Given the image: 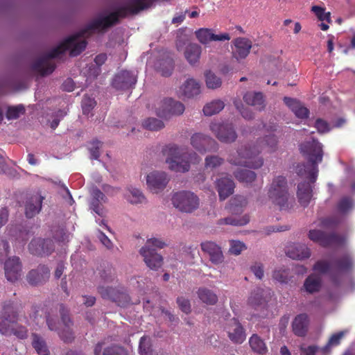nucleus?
<instances>
[{"instance_id":"obj_11","label":"nucleus","mask_w":355,"mask_h":355,"mask_svg":"<svg viewBox=\"0 0 355 355\" xmlns=\"http://www.w3.org/2000/svg\"><path fill=\"white\" fill-rule=\"evenodd\" d=\"M184 110L183 103L169 98L161 102L160 107L156 109V113L159 117L168 119L172 116L182 114Z\"/></svg>"},{"instance_id":"obj_31","label":"nucleus","mask_w":355,"mask_h":355,"mask_svg":"<svg viewBox=\"0 0 355 355\" xmlns=\"http://www.w3.org/2000/svg\"><path fill=\"white\" fill-rule=\"evenodd\" d=\"M309 318L306 313L297 315L292 323L293 333L297 336H304L308 331Z\"/></svg>"},{"instance_id":"obj_36","label":"nucleus","mask_w":355,"mask_h":355,"mask_svg":"<svg viewBox=\"0 0 355 355\" xmlns=\"http://www.w3.org/2000/svg\"><path fill=\"white\" fill-rule=\"evenodd\" d=\"M32 346L39 355H49L50 352L45 340L39 334L33 333Z\"/></svg>"},{"instance_id":"obj_45","label":"nucleus","mask_w":355,"mask_h":355,"mask_svg":"<svg viewBox=\"0 0 355 355\" xmlns=\"http://www.w3.org/2000/svg\"><path fill=\"white\" fill-rule=\"evenodd\" d=\"M313 270L320 274H331L334 272L332 263L326 260H319L313 265Z\"/></svg>"},{"instance_id":"obj_56","label":"nucleus","mask_w":355,"mask_h":355,"mask_svg":"<svg viewBox=\"0 0 355 355\" xmlns=\"http://www.w3.org/2000/svg\"><path fill=\"white\" fill-rule=\"evenodd\" d=\"M352 207V200L349 197H344L338 203L337 209L340 213L345 214Z\"/></svg>"},{"instance_id":"obj_7","label":"nucleus","mask_w":355,"mask_h":355,"mask_svg":"<svg viewBox=\"0 0 355 355\" xmlns=\"http://www.w3.org/2000/svg\"><path fill=\"white\" fill-rule=\"evenodd\" d=\"M175 207L180 211L191 213L199 206V198L194 193L182 191L174 193L171 198Z\"/></svg>"},{"instance_id":"obj_63","label":"nucleus","mask_w":355,"mask_h":355,"mask_svg":"<svg viewBox=\"0 0 355 355\" xmlns=\"http://www.w3.org/2000/svg\"><path fill=\"white\" fill-rule=\"evenodd\" d=\"M245 248H246L245 244L242 242L239 241H233L231 243L230 252L233 254L238 255Z\"/></svg>"},{"instance_id":"obj_39","label":"nucleus","mask_w":355,"mask_h":355,"mask_svg":"<svg viewBox=\"0 0 355 355\" xmlns=\"http://www.w3.org/2000/svg\"><path fill=\"white\" fill-rule=\"evenodd\" d=\"M199 299L205 304L214 305L218 302V296L207 288H200L197 292Z\"/></svg>"},{"instance_id":"obj_9","label":"nucleus","mask_w":355,"mask_h":355,"mask_svg":"<svg viewBox=\"0 0 355 355\" xmlns=\"http://www.w3.org/2000/svg\"><path fill=\"white\" fill-rule=\"evenodd\" d=\"M98 292L101 297L110 300L116 303L120 306H127L130 298L124 288L100 286Z\"/></svg>"},{"instance_id":"obj_34","label":"nucleus","mask_w":355,"mask_h":355,"mask_svg":"<svg viewBox=\"0 0 355 355\" xmlns=\"http://www.w3.org/2000/svg\"><path fill=\"white\" fill-rule=\"evenodd\" d=\"M321 285V278L315 274H311L305 279L303 288L306 292L312 294L318 292L320 290Z\"/></svg>"},{"instance_id":"obj_59","label":"nucleus","mask_w":355,"mask_h":355,"mask_svg":"<svg viewBox=\"0 0 355 355\" xmlns=\"http://www.w3.org/2000/svg\"><path fill=\"white\" fill-rule=\"evenodd\" d=\"M13 334L19 339H26L28 337V329L22 325H17L16 327H12L10 335Z\"/></svg>"},{"instance_id":"obj_35","label":"nucleus","mask_w":355,"mask_h":355,"mask_svg":"<svg viewBox=\"0 0 355 355\" xmlns=\"http://www.w3.org/2000/svg\"><path fill=\"white\" fill-rule=\"evenodd\" d=\"M331 263L334 272H336L348 271L352 265V259L347 254H345L339 258L333 259Z\"/></svg>"},{"instance_id":"obj_10","label":"nucleus","mask_w":355,"mask_h":355,"mask_svg":"<svg viewBox=\"0 0 355 355\" xmlns=\"http://www.w3.org/2000/svg\"><path fill=\"white\" fill-rule=\"evenodd\" d=\"M309 238L318 243L321 246L327 248L331 246H340L344 243V239L336 233L327 234L318 230L309 231Z\"/></svg>"},{"instance_id":"obj_19","label":"nucleus","mask_w":355,"mask_h":355,"mask_svg":"<svg viewBox=\"0 0 355 355\" xmlns=\"http://www.w3.org/2000/svg\"><path fill=\"white\" fill-rule=\"evenodd\" d=\"M50 277V269L46 265L40 264L32 269L26 275V280L32 286L42 285L46 283Z\"/></svg>"},{"instance_id":"obj_50","label":"nucleus","mask_w":355,"mask_h":355,"mask_svg":"<svg viewBox=\"0 0 355 355\" xmlns=\"http://www.w3.org/2000/svg\"><path fill=\"white\" fill-rule=\"evenodd\" d=\"M344 335V331H339L333 334L330 337L327 344L322 349L323 353L327 354L329 352L330 347L338 345Z\"/></svg>"},{"instance_id":"obj_55","label":"nucleus","mask_w":355,"mask_h":355,"mask_svg":"<svg viewBox=\"0 0 355 355\" xmlns=\"http://www.w3.org/2000/svg\"><path fill=\"white\" fill-rule=\"evenodd\" d=\"M96 103L94 98L87 95L84 96L82 101L83 112L84 114H89L91 110L95 107Z\"/></svg>"},{"instance_id":"obj_47","label":"nucleus","mask_w":355,"mask_h":355,"mask_svg":"<svg viewBox=\"0 0 355 355\" xmlns=\"http://www.w3.org/2000/svg\"><path fill=\"white\" fill-rule=\"evenodd\" d=\"M205 82L209 89L218 88L222 84L221 79L210 71L205 73Z\"/></svg>"},{"instance_id":"obj_32","label":"nucleus","mask_w":355,"mask_h":355,"mask_svg":"<svg viewBox=\"0 0 355 355\" xmlns=\"http://www.w3.org/2000/svg\"><path fill=\"white\" fill-rule=\"evenodd\" d=\"M182 95L187 98H193L200 93V85L193 78L187 79L180 89Z\"/></svg>"},{"instance_id":"obj_41","label":"nucleus","mask_w":355,"mask_h":355,"mask_svg":"<svg viewBox=\"0 0 355 355\" xmlns=\"http://www.w3.org/2000/svg\"><path fill=\"white\" fill-rule=\"evenodd\" d=\"M250 222V216L245 214L241 217L230 216L225 218H221L218 221L220 225H231L234 226H243Z\"/></svg>"},{"instance_id":"obj_16","label":"nucleus","mask_w":355,"mask_h":355,"mask_svg":"<svg viewBox=\"0 0 355 355\" xmlns=\"http://www.w3.org/2000/svg\"><path fill=\"white\" fill-rule=\"evenodd\" d=\"M137 83V76L130 71L122 70L114 77L112 85L117 90L132 89Z\"/></svg>"},{"instance_id":"obj_14","label":"nucleus","mask_w":355,"mask_h":355,"mask_svg":"<svg viewBox=\"0 0 355 355\" xmlns=\"http://www.w3.org/2000/svg\"><path fill=\"white\" fill-rule=\"evenodd\" d=\"M191 144L200 153H205L207 151H216L218 150L216 141L210 137L202 133L193 134L191 137Z\"/></svg>"},{"instance_id":"obj_42","label":"nucleus","mask_w":355,"mask_h":355,"mask_svg":"<svg viewBox=\"0 0 355 355\" xmlns=\"http://www.w3.org/2000/svg\"><path fill=\"white\" fill-rule=\"evenodd\" d=\"M225 107V103L220 100H214L206 104L203 112L206 116H212L220 112Z\"/></svg>"},{"instance_id":"obj_20","label":"nucleus","mask_w":355,"mask_h":355,"mask_svg":"<svg viewBox=\"0 0 355 355\" xmlns=\"http://www.w3.org/2000/svg\"><path fill=\"white\" fill-rule=\"evenodd\" d=\"M226 331L230 340L235 344H241L245 340L244 329L239 320L234 318L230 319L226 324Z\"/></svg>"},{"instance_id":"obj_17","label":"nucleus","mask_w":355,"mask_h":355,"mask_svg":"<svg viewBox=\"0 0 355 355\" xmlns=\"http://www.w3.org/2000/svg\"><path fill=\"white\" fill-rule=\"evenodd\" d=\"M28 250L36 256H48L54 250L53 241L51 239H33L28 245Z\"/></svg>"},{"instance_id":"obj_40","label":"nucleus","mask_w":355,"mask_h":355,"mask_svg":"<svg viewBox=\"0 0 355 355\" xmlns=\"http://www.w3.org/2000/svg\"><path fill=\"white\" fill-rule=\"evenodd\" d=\"M249 344L252 350L259 354H264L268 350L263 340H262L257 334H253L250 338Z\"/></svg>"},{"instance_id":"obj_15","label":"nucleus","mask_w":355,"mask_h":355,"mask_svg":"<svg viewBox=\"0 0 355 355\" xmlns=\"http://www.w3.org/2000/svg\"><path fill=\"white\" fill-rule=\"evenodd\" d=\"M270 297V289L257 287L250 292L248 299V304L257 310L264 307Z\"/></svg>"},{"instance_id":"obj_30","label":"nucleus","mask_w":355,"mask_h":355,"mask_svg":"<svg viewBox=\"0 0 355 355\" xmlns=\"http://www.w3.org/2000/svg\"><path fill=\"white\" fill-rule=\"evenodd\" d=\"M284 103L300 119H306L309 114V110L300 101L290 97L284 98Z\"/></svg>"},{"instance_id":"obj_51","label":"nucleus","mask_w":355,"mask_h":355,"mask_svg":"<svg viewBox=\"0 0 355 355\" xmlns=\"http://www.w3.org/2000/svg\"><path fill=\"white\" fill-rule=\"evenodd\" d=\"M101 279L105 282H112L116 278V272L112 266H107L100 274Z\"/></svg>"},{"instance_id":"obj_5","label":"nucleus","mask_w":355,"mask_h":355,"mask_svg":"<svg viewBox=\"0 0 355 355\" xmlns=\"http://www.w3.org/2000/svg\"><path fill=\"white\" fill-rule=\"evenodd\" d=\"M268 196L272 202L279 206L281 210H287L292 207L289 201L287 180L284 176L279 175L272 180Z\"/></svg>"},{"instance_id":"obj_13","label":"nucleus","mask_w":355,"mask_h":355,"mask_svg":"<svg viewBox=\"0 0 355 355\" xmlns=\"http://www.w3.org/2000/svg\"><path fill=\"white\" fill-rule=\"evenodd\" d=\"M60 313L62 323L64 327L63 328L58 329V334L63 342L66 343H71L75 338L74 333L71 329V327L73 326V321L69 315L68 309L62 304H60Z\"/></svg>"},{"instance_id":"obj_46","label":"nucleus","mask_w":355,"mask_h":355,"mask_svg":"<svg viewBox=\"0 0 355 355\" xmlns=\"http://www.w3.org/2000/svg\"><path fill=\"white\" fill-rule=\"evenodd\" d=\"M142 125L146 129L152 131H158L164 127V122L155 118H148L144 120Z\"/></svg>"},{"instance_id":"obj_4","label":"nucleus","mask_w":355,"mask_h":355,"mask_svg":"<svg viewBox=\"0 0 355 355\" xmlns=\"http://www.w3.org/2000/svg\"><path fill=\"white\" fill-rule=\"evenodd\" d=\"M162 153L166 157L168 168L173 171L185 173L189 171L191 164H198L201 158L195 152H182L174 144H169L163 147Z\"/></svg>"},{"instance_id":"obj_21","label":"nucleus","mask_w":355,"mask_h":355,"mask_svg":"<svg viewBox=\"0 0 355 355\" xmlns=\"http://www.w3.org/2000/svg\"><path fill=\"white\" fill-rule=\"evenodd\" d=\"M4 270L6 279L15 282L17 281L21 275V263L17 257L8 258L4 263Z\"/></svg>"},{"instance_id":"obj_24","label":"nucleus","mask_w":355,"mask_h":355,"mask_svg":"<svg viewBox=\"0 0 355 355\" xmlns=\"http://www.w3.org/2000/svg\"><path fill=\"white\" fill-rule=\"evenodd\" d=\"M123 347L116 344L108 345L105 339L98 342L94 348V355H123Z\"/></svg>"},{"instance_id":"obj_33","label":"nucleus","mask_w":355,"mask_h":355,"mask_svg":"<svg viewBox=\"0 0 355 355\" xmlns=\"http://www.w3.org/2000/svg\"><path fill=\"white\" fill-rule=\"evenodd\" d=\"M243 101L249 105L257 107L259 111L265 108V101L261 92H247L243 96Z\"/></svg>"},{"instance_id":"obj_64","label":"nucleus","mask_w":355,"mask_h":355,"mask_svg":"<svg viewBox=\"0 0 355 355\" xmlns=\"http://www.w3.org/2000/svg\"><path fill=\"white\" fill-rule=\"evenodd\" d=\"M103 202L101 200L92 199L91 201V208L93 211L96 213L98 215L103 216L104 215V210L102 205L101 204Z\"/></svg>"},{"instance_id":"obj_2","label":"nucleus","mask_w":355,"mask_h":355,"mask_svg":"<svg viewBox=\"0 0 355 355\" xmlns=\"http://www.w3.org/2000/svg\"><path fill=\"white\" fill-rule=\"evenodd\" d=\"M277 144V138L270 135L257 141V146L252 148L250 146H242L235 155L232 154L228 162L232 164L243 166L251 168H259L262 166L263 160L259 154L261 150L267 148L268 152L274 151Z\"/></svg>"},{"instance_id":"obj_61","label":"nucleus","mask_w":355,"mask_h":355,"mask_svg":"<svg viewBox=\"0 0 355 355\" xmlns=\"http://www.w3.org/2000/svg\"><path fill=\"white\" fill-rule=\"evenodd\" d=\"M234 105L244 119L251 120L254 118V114L250 108L243 107L241 103L237 102H234Z\"/></svg>"},{"instance_id":"obj_27","label":"nucleus","mask_w":355,"mask_h":355,"mask_svg":"<svg viewBox=\"0 0 355 355\" xmlns=\"http://www.w3.org/2000/svg\"><path fill=\"white\" fill-rule=\"evenodd\" d=\"M43 198L38 195H33L27 199L25 204V214L28 218L37 215L42 209Z\"/></svg>"},{"instance_id":"obj_25","label":"nucleus","mask_w":355,"mask_h":355,"mask_svg":"<svg viewBox=\"0 0 355 355\" xmlns=\"http://www.w3.org/2000/svg\"><path fill=\"white\" fill-rule=\"evenodd\" d=\"M195 33L199 42L205 44L211 41H225L230 40V36L228 33H225L216 35L209 28H200L196 31Z\"/></svg>"},{"instance_id":"obj_53","label":"nucleus","mask_w":355,"mask_h":355,"mask_svg":"<svg viewBox=\"0 0 355 355\" xmlns=\"http://www.w3.org/2000/svg\"><path fill=\"white\" fill-rule=\"evenodd\" d=\"M24 107L21 105L9 107L6 112V118L9 120L16 119L19 117L20 114H24Z\"/></svg>"},{"instance_id":"obj_43","label":"nucleus","mask_w":355,"mask_h":355,"mask_svg":"<svg viewBox=\"0 0 355 355\" xmlns=\"http://www.w3.org/2000/svg\"><path fill=\"white\" fill-rule=\"evenodd\" d=\"M125 196L126 200L131 204H141L146 201L145 196L136 188L128 189Z\"/></svg>"},{"instance_id":"obj_38","label":"nucleus","mask_w":355,"mask_h":355,"mask_svg":"<svg viewBox=\"0 0 355 355\" xmlns=\"http://www.w3.org/2000/svg\"><path fill=\"white\" fill-rule=\"evenodd\" d=\"M248 204L246 198L243 196H236L231 199L228 209L233 214H237L243 211V209Z\"/></svg>"},{"instance_id":"obj_44","label":"nucleus","mask_w":355,"mask_h":355,"mask_svg":"<svg viewBox=\"0 0 355 355\" xmlns=\"http://www.w3.org/2000/svg\"><path fill=\"white\" fill-rule=\"evenodd\" d=\"M234 176L239 182L245 183H251L257 178V175L254 171L247 169H240L235 171Z\"/></svg>"},{"instance_id":"obj_18","label":"nucleus","mask_w":355,"mask_h":355,"mask_svg":"<svg viewBox=\"0 0 355 355\" xmlns=\"http://www.w3.org/2000/svg\"><path fill=\"white\" fill-rule=\"evenodd\" d=\"M169 181L167 174L163 171H153L146 177L148 188L154 193L162 191Z\"/></svg>"},{"instance_id":"obj_12","label":"nucleus","mask_w":355,"mask_h":355,"mask_svg":"<svg viewBox=\"0 0 355 355\" xmlns=\"http://www.w3.org/2000/svg\"><path fill=\"white\" fill-rule=\"evenodd\" d=\"M210 130L223 143L234 142L237 138V134L232 123L213 122L210 124Z\"/></svg>"},{"instance_id":"obj_48","label":"nucleus","mask_w":355,"mask_h":355,"mask_svg":"<svg viewBox=\"0 0 355 355\" xmlns=\"http://www.w3.org/2000/svg\"><path fill=\"white\" fill-rule=\"evenodd\" d=\"M140 355H153V349L150 338L147 336H142L139 341Z\"/></svg>"},{"instance_id":"obj_60","label":"nucleus","mask_w":355,"mask_h":355,"mask_svg":"<svg viewBox=\"0 0 355 355\" xmlns=\"http://www.w3.org/2000/svg\"><path fill=\"white\" fill-rule=\"evenodd\" d=\"M92 146L89 148L92 159H98L101 155L100 148L101 147V142L98 140H94L92 143Z\"/></svg>"},{"instance_id":"obj_8","label":"nucleus","mask_w":355,"mask_h":355,"mask_svg":"<svg viewBox=\"0 0 355 355\" xmlns=\"http://www.w3.org/2000/svg\"><path fill=\"white\" fill-rule=\"evenodd\" d=\"M18 318V309L14 303L11 302H5L0 315V334L10 336L12 325L17 323Z\"/></svg>"},{"instance_id":"obj_57","label":"nucleus","mask_w":355,"mask_h":355,"mask_svg":"<svg viewBox=\"0 0 355 355\" xmlns=\"http://www.w3.org/2000/svg\"><path fill=\"white\" fill-rule=\"evenodd\" d=\"M311 10L317 16L320 21H330V12H325V10L320 6H314Z\"/></svg>"},{"instance_id":"obj_22","label":"nucleus","mask_w":355,"mask_h":355,"mask_svg":"<svg viewBox=\"0 0 355 355\" xmlns=\"http://www.w3.org/2000/svg\"><path fill=\"white\" fill-rule=\"evenodd\" d=\"M201 250L209 257V260L215 265L220 264L224 261L221 248L212 241H205L200 244Z\"/></svg>"},{"instance_id":"obj_49","label":"nucleus","mask_w":355,"mask_h":355,"mask_svg":"<svg viewBox=\"0 0 355 355\" xmlns=\"http://www.w3.org/2000/svg\"><path fill=\"white\" fill-rule=\"evenodd\" d=\"M224 163V159L218 155H208L205 159V166L206 168L214 169Z\"/></svg>"},{"instance_id":"obj_58","label":"nucleus","mask_w":355,"mask_h":355,"mask_svg":"<svg viewBox=\"0 0 355 355\" xmlns=\"http://www.w3.org/2000/svg\"><path fill=\"white\" fill-rule=\"evenodd\" d=\"M314 127L317 129V131L320 134L327 133L330 131L331 128L327 121L318 118L315 120Z\"/></svg>"},{"instance_id":"obj_62","label":"nucleus","mask_w":355,"mask_h":355,"mask_svg":"<svg viewBox=\"0 0 355 355\" xmlns=\"http://www.w3.org/2000/svg\"><path fill=\"white\" fill-rule=\"evenodd\" d=\"M177 303L181 311L185 313L191 312V304L188 299L184 297H178L177 298Z\"/></svg>"},{"instance_id":"obj_28","label":"nucleus","mask_w":355,"mask_h":355,"mask_svg":"<svg viewBox=\"0 0 355 355\" xmlns=\"http://www.w3.org/2000/svg\"><path fill=\"white\" fill-rule=\"evenodd\" d=\"M313 189L310 182H303L297 185V196L300 204L306 207L313 196Z\"/></svg>"},{"instance_id":"obj_23","label":"nucleus","mask_w":355,"mask_h":355,"mask_svg":"<svg viewBox=\"0 0 355 355\" xmlns=\"http://www.w3.org/2000/svg\"><path fill=\"white\" fill-rule=\"evenodd\" d=\"M234 46L233 57L237 60L245 58L252 46V42L245 37H237L232 41Z\"/></svg>"},{"instance_id":"obj_26","label":"nucleus","mask_w":355,"mask_h":355,"mask_svg":"<svg viewBox=\"0 0 355 355\" xmlns=\"http://www.w3.org/2000/svg\"><path fill=\"white\" fill-rule=\"evenodd\" d=\"M286 254L293 259H308L311 256L310 249L304 244L293 243L288 247Z\"/></svg>"},{"instance_id":"obj_6","label":"nucleus","mask_w":355,"mask_h":355,"mask_svg":"<svg viewBox=\"0 0 355 355\" xmlns=\"http://www.w3.org/2000/svg\"><path fill=\"white\" fill-rule=\"evenodd\" d=\"M165 246L166 244L163 241L151 238L148 239L144 246L140 249L139 253L142 256L144 261L151 270H157L162 267L163 258L156 252V248L162 249Z\"/></svg>"},{"instance_id":"obj_1","label":"nucleus","mask_w":355,"mask_h":355,"mask_svg":"<svg viewBox=\"0 0 355 355\" xmlns=\"http://www.w3.org/2000/svg\"><path fill=\"white\" fill-rule=\"evenodd\" d=\"M150 2V0H128L125 6L119 7L113 12L98 14L78 33L69 36L49 53L35 60L32 69L42 76L51 74L55 69V64L51 59L58 57L67 51H69L71 57L78 55L87 44L86 40H80V37H89L94 33H105L110 28L118 24L121 19L148 8Z\"/></svg>"},{"instance_id":"obj_37","label":"nucleus","mask_w":355,"mask_h":355,"mask_svg":"<svg viewBox=\"0 0 355 355\" xmlns=\"http://www.w3.org/2000/svg\"><path fill=\"white\" fill-rule=\"evenodd\" d=\"M201 55V47L196 44H189L185 49L184 56L191 64L198 62Z\"/></svg>"},{"instance_id":"obj_3","label":"nucleus","mask_w":355,"mask_h":355,"mask_svg":"<svg viewBox=\"0 0 355 355\" xmlns=\"http://www.w3.org/2000/svg\"><path fill=\"white\" fill-rule=\"evenodd\" d=\"M302 155L309 162V164H298L295 166V173L300 177H304L314 183L317 179L318 167V164L322 161V145L317 139L305 141L300 146Z\"/></svg>"},{"instance_id":"obj_54","label":"nucleus","mask_w":355,"mask_h":355,"mask_svg":"<svg viewBox=\"0 0 355 355\" xmlns=\"http://www.w3.org/2000/svg\"><path fill=\"white\" fill-rule=\"evenodd\" d=\"M174 63L172 60H166L160 63L159 71L162 76H170L173 71Z\"/></svg>"},{"instance_id":"obj_29","label":"nucleus","mask_w":355,"mask_h":355,"mask_svg":"<svg viewBox=\"0 0 355 355\" xmlns=\"http://www.w3.org/2000/svg\"><path fill=\"white\" fill-rule=\"evenodd\" d=\"M216 187L220 200H225L233 193L235 187L234 181L230 178H222L218 180Z\"/></svg>"},{"instance_id":"obj_52","label":"nucleus","mask_w":355,"mask_h":355,"mask_svg":"<svg viewBox=\"0 0 355 355\" xmlns=\"http://www.w3.org/2000/svg\"><path fill=\"white\" fill-rule=\"evenodd\" d=\"M53 313L54 311L52 309H51L49 311L46 312V322L48 328L50 331H58L59 329V327L58 326V320L56 315H53Z\"/></svg>"}]
</instances>
